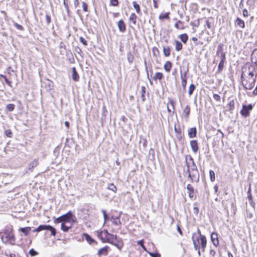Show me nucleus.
<instances>
[{
    "mask_svg": "<svg viewBox=\"0 0 257 257\" xmlns=\"http://www.w3.org/2000/svg\"><path fill=\"white\" fill-rule=\"evenodd\" d=\"M256 78V72L251 66L243 67L241 75L242 84L245 89L250 90L254 86Z\"/></svg>",
    "mask_w": 257,
    "mask_h": 257,
    "instance_id": "obj_1",
    "label": "nucleus"
},
{
    "mask_svg": "<svg viewBox=\"0 0 257 257\" xmlns=\"http://www.w3.org/2000/svg\"><path fill=\"white\" fill-rule=\"evenodd\" d=\"M186 165L187 166V172L188 173V177L192 180L195 179L197 176L198 177L199 176V174L197 167L191 157H190V159L188 162L186 161Z\"/></svg>",
    "mask_w": 257,
    "mask_h": 257,
    "instance_id": "obj_2",
    "label": "nucleus"
},
{
    "mask_svg": "<svg viewBox=\"0 0 257 257\" xmlns=\"http://www.w3.org/2000/svg\"><path fill=\"white\" fill-rule=\"evenodd\" d=\"M3 242L5 243H9L11 245L15 244V239L13 233L9 230H7L4 233L1 237Z\"/></svg>",
    "mask_w": 257,
    "mask_h": 257,
    "instance_id": "obj_3",
    "label": "nucleus"
},
{
    "mask_svg": "<svg viewBox=\"0 0 257 257\" xmlns=\"http://www.w3.org/2000/svg\"><path fill=\"white\" fill-rule=\"evenodd\" d=\"M73 218L74 216L72 213L69 211L66 214L58 217L56 221L58 223L64 221L67 225H70V224H72V222L74 221Z\"/></svg>",
    "mask_w": 257,
    "mask_h": 257,
    "instance_id": "obj_4",
    "label": "nucleus"
},
{
    "mask_svg": "<svg viewBox=\"0 0 257 257\" xmlns=\"http://www.w3.org/2000/svg\"><path fill=\"white\" fill-rule=\"evenodd\" d=\"M46 230L51 231V234L53 236H55L56 230L54 227L50 225H40L36 229L33 230V232H39L42 230Z\"/></svg>",
    "mask_w": 257,
    "mask_h": 257,
    "instance_id": "obj_5",
    "label": "nucleus"
},
{
    "mask_svg": "<svg viewBox=\"0 0 257 257\" xmlns=\"http://www.w3.org/2000/svg\"><path fill=\"white\" fill-rule=\"evenodd\" d=\"M253 105L252 104L248 105H242V108L240 111V114L244 117H247L249 116L250 112L252 110Z\"/></svg>",
    "mask_w": 257,
    "mask_h": 257,
    "instance_id": "obj_6",
    "label": "nucleus"
},
{
    "mask_svg": "<svg viewBox=\"0 0 257 257\" xmlns=\"http://www.w3.org/2000/svg\"><path fill=\"white\" fill-rule=\"evenodd\" d=\"M110 234L106 230L97 231V237L99 238L102 242H107L109 241V236Z\"/></svg>",
    "mask_w": 257,
    "mask_h": 257,
    "instance_id": "obj_7",
    "label": "nucleus"
},
{
    "mask_svg": "<svg viewBox=\"0 0 257 257\" xmlns=\"http://www.w3.org/2000/svg\"><path fill=\"white\" fill-rule=\"evenodd\" d=\"M111 243L119 249H121L123 246L122 240L120 238H117L116 235H115L114 237L112 238Z\"/></svg>",
    "mask_w": 257,
    "mask_h": 257,
    "instance_id": "obj_8",
    "label": "nucleus"
},
{
    "mask_svg": "<svg viewBox=\"0 0 257 257\" xmlns=\"http://www.w3.org/2000/svg\"><path fill=\"white\" fill-rule=\"evenodd\" d=\"M247 194V198H248L247 201L246 202L247 206H248V205H249V207L255 208V203L252 200L250 188L248 189Z\"/></svg>",
    "mask_w": 257,
    "mask_h": 257,
    "instance_id": "obj_9",
    "label": "nucleus"
},
{
    "mask_svg": "<svg viewBox=\"0 0 257 257\" xmlns=\"http://www.w3.org/2000/svg\"><path fill=\"white\" fill-rule=\"evenodd\" d=\"M110 250V247L107 245H105V246L100 248L98 250L97 252V254L99 255V256H106Z\"/></svg>",
    "mask_w": 257,
    "mask_h": 257,
    "instance_id": "obj_10",
    "label": "nucleus"
},
{
    "mask_svg": "<svg viewBox=\"0 0 257 257\" xmlns=\"http://www.w3.org/2000/svg\"><path fill=\"white\" fill-rule=\"evenodd\" d=\"M211 240L214 246H217L219 244L217 234L215 232L212 233L211 234Z\"/></svg>",
    "mask_w": 257,
    "mask_h": 257,
    "instance_id": "obj_11",
    "label": "nucleus"
},
{
    "mask_svg": "<svg viewBox=\"0 0 257 257\" xmlns=\"http://www.w3.org/2000/svg\"><path fill=\"white\" fill-rule=\"evenodd\" d=\"M190 146L192 151L196 153L198 151V142L196 140H191L190 141Z\"/></svg>",
    "mask_w": 257,
    "mask_h": 257,
    "instance_id": "obj_12",
    "label": "nucleus"
},
{
    "mask_svg": "<svg viewBox=\"0 0 257 257\" xmlns=\"http://www.w3.org/2000/svg\"><path fill=\"white\" fill-rule=\"evenodd\" d=\"M82 235L83 239H85L89 244H91L95 242V240L92 238V237L88 234L83 233Z\"/></svg>",
    "mask_w": 257,
    "mask_h": 257,
    "instance_id": "obj_13",
    "label": "nucleus"
},
{
    "mask_svg": "<svg viewBox=\"0 0 257 257\" xmlns=\"http://www.w3.org/2000/svg\"><path fill=\"white\" fill-rule=\"evenodd\" d=\"M188 136L190 138H193L196 137L197 129L196 127H192L188 130Z\"/></svg>",
    "mask_w": 257,
    "mask_h": 257,
    "instance_id": "obj_14",
    "label": "nucleus"
},
{
    "mask_svg": "<svg viewBox=\"0 0 257 257\" xmlns=\"http://www.w3.org/2000/svg\"><path fill=\"white\" fill-rule=\"evenodd\" d=\"M72 78L74 81H78L79 79V76L74 67L72 68Z\"/></svg>",
    "mask_w": 257,
    "mask_h": 257,
    "instance_id": "obj_15",
    "label": "nucleus"
},
{
    "mask_svg": "<svg viewBox=\"0 0 257 257\" xmlns=\"http://www.w3.org/2000/svg\"><path fill=\"white\" fill-rule=\"evenodd\" d=\"M118 27L119 31L121 32H124L126 30L125 24H124L123 20H120L118 22Z\"/></svg>",
    "mask_w": 257,
    "mask_h": 257,
    "instance_id": "obj_16",
    "label": "nucleus"
},
{
    "mask_svg": "<svg viewBox=\"0 0 257 257\" xmlns=\"http://www.w3.org/2000/svg\"><path fill=\"white\" fill-rule=\"evenodd\" d=\"M201 241V245L202 251H204V249L206 246L207 240L206 237L204 235H201V237L200 238Z\"/></svg>",
    "mask_w": 257,
    "mask_h": 257,
    "instance_id": "obj_17",
    "label": "nucleus"
},
{
    "mask_svg": "<svg viewBox=\"0 0 257 257\" xmlns=\"http://www.w3.org/2000/svg\"><path fill=\"white\" fill-rule=\"evenodd\" d=\"M235 26H238L241 28H244L245 27V24L243 20L239 18H237L235 22Z\"/></svg>",
    "mask_w": 257,
    "mask_h": 257,
    "instance_id": "obj_18",
    "label": "nucleus"
},
{
    "mask_svg": "<svg viewBox=\"0 0 257 257\" xmlns=\"http://www.w3.org/2000/svg\"><path fill=\"white\" fill-rule=\"evenodd\" d=\"M187 189L188 191L189 196L192 198L194 196V190L193 187L190 184H188L187 186Z\"/></svg>",
    "mask_w": 257,
    "mask_h": 257,
    "instance_id": "obj_19",
    "label": "nucleus"
},
{
    "mask_svg": "<svg viewBox=\"0 0 257 257\" xmlns=\"http://www.w3.org/2000/svg\"><path fill=\"white\" fill-rule=\"evenodd\" d=\"M61 222V228L62 230H63L65 232H67L68 231V230L71 228L72 227V224H70V225H67L66 224V222L64 221H62Z\"/></svg>",
    "mask_w": 257,
    "mask_h": 257,
    "instance_id": "obj_20",
    "label": "nucleus"
},
{
    "mask_svg": "<svg viewBox=\"0 0 257 257\" xmlns=\"http://www.w3.org/2000/svg\"><path fill=\"white\" fill-rule=\"evenodd\" d=\"M227 107L228 108V110L232 112V111L234 110L235 108V102L233 100H230L228 103L227 104Z\"/></svg>",
    "mask_w": 257,
    "mask_h": 257,
    "instance_id": "obj_21",
    "label": "nucleus"
},
{
    "mask_svg": "<svg viewBox=\"0 0 257 257\" xmlns=\"http://www.w3.org/2000/svg\"><path fill=\"white\" fill-rule=\"evenodd\" d=\"M172 63L170 61H167L164 66V69L167 72H169L172 68Z\"/></svg>",
    "mask_w": 257,
    "mask_h": 257,
    "instance_id": "obj_22",
    "label": "nucleus"
},
{
    "mask_svg": "<svg viewBox=\"0 0 257 257\" xmlns=\"http://www.w3.org/2000/svg\"><path fill=\"white\" fill-rule=\"evenodd\" d=\"M119 216H114V215L112 216L111 218L113 220V223L116 225H120L121 222L119 220Z\"/></svg>",
    "mask_w": 257,
    "mask_h": 257,
    "instance_id": "obj_23",
    "label": "nucleus"
},
{
    "mask_svg": "<svg viewBox=\"0 0 257 257\" xmlns=\"http://www.w3.org/2000/svg\"><path fill=\"white\" fill-rule=\"evenodd\" d=\"M175 43L176 51H179L182 49L183 45L180 42H179L177 40H176V41H175Z\"/></svg>",
    "mask_w": 257,
    "mask_h": 257,
    "instance_id": "obj_24",
    "label": "nucleus"
},
{
    "mask_svg": "<svg viewBox=\"0 0 257 257\" xmlns=\"http://www.w3.org/2000/svg\"><path fill=\"white\" fill-rule=\"evenodd\" d=\"M182 42L186 43L188 39V35L186 34H181L179 36Z\"/></svg>",
    "mask_w": 257,
    "mask_h": 257,
    "instance_id": "obj_25",
    "label": "nucleus"
},
{
    "mask_svg": "<svg viewBox=\"0 0 257 257\" xmlns=\"http://www.w3.org/2000/svg\"><path fill=\"white\" fill-rule=\"evenodd\" d=\"M31 230V228L30 227H26L23 228H20V230L24 233L26 235H28L29 233Z\"/></svg>",
    "mask_w": 257,
    "mask_h": 257,
    "instance_id": "obj_26",
    "label": "nucleus"
},
{
    "mask_svg": "<svg viewBox=\"0 0 257 257\" xmlns=\"http://www.w3.org/2000/svg\"><path fill=\"white\" fill-rule=\"evenodd\" d=\"M190 111V107L189 105H187L183 110V113L185 114V116L186 118L189 117Z\"/></svg>",
    "mask_w": 257,
    "mask_h": 257,
    "instance_id": "obj_27",
    "label": "nucleus"
},
{
    "mask_svg": "<svg viewBox=\"0 0 257 257\" xmlns=\"http://www.w3.org/2000/svg\"><path fill=\"white\" fill-rule=\"evenodd\" d=\"M0 80L2 81H3V80H4L8 85L11 86L12 82L9 80L5 76L3 75H0Z\"/></svg>",
    "mask_w": 257,
    "mask_h": 257,
    "instance_id": "obj_28",
    "label": "nucleus"
},
{
    "mask_svg": "<svg viewBox=\"0 0 257 257\" xmlns=\"http://www.w3.org/2000/svg\"><path fill=\"white\" fill-rule=\"evenodd\" d=\"M63 5L65 7V9L67 12V14L68 17H70V10L69 9L68 0H63Z\"/></svg>",
    "mask_w": 257,
    "mask_h": 257,
    "instance_id": "obj_29",
    "label": "nucleus"
},
{
    "mask_svg": "<svg viewBox=\"0 0 257 257\" xmlns=\"http://www.w3.org/2000/svg\"><path fill=\"white\" fill-rule=\"evenodd\" d=\"M133 5L134 8V9L136 10V12L139 14L141 13V9L140 7L139 4H138L136 2H133Z\"/></svg>",
    "mask_w": 257,
    "mask_h": 257,
    "instance_id": "obj_30",
    "label": "nucleus"
},
{
    "mask_svg": "<svg viewBox=\"0 0 257 257\" xmlns=\"http://www.w3.org/2000/svg\"><path fill=\"white\" fill-rule=\"evenodd\" d=\"M38 165V160H34L29 165V169H33Z\"/></svg>",
    "mask_w": 257,
    "mask_h": 257,
    "instance_id": "obj_31",
    "label": "nucleus"
},
{
    "mask_svg": "<svg viewBox=\"0 0 257 257\" xmlns=\"http://www.w3.org/2000/svg\"><path fill=\"white\" fill-rule=\"evenodd\" d=\"M163 53L165 56H169L170 55V49L169 47H163Z\"/></svg>",
    "mask_w": 257,
    "mask_h": 257,
    "instance_id": "obj_32",
    "label": "nucleus"
},
{
    "mask_svg": "<svg viewBox=\"0 0 257 257\" xmlns=\"http://www.w3.org/2000/svg\"><path fill=\"white\" fill-rule=\"evenodd\" d=\"M188 72V70L185 72L183 74L182 73V70H180V76L181 81H187V73Z\"/></svg>",
    "mask_w": 257,
    "mask_h": 257,
    "instance_id": "obj_33",
    "label": "nucleus"
},
{
    "mask_svg": "<svg viewBox=\"0 0 257 257\" xmlns=\"http://www.w3.org/2000/svg\"><path fill=\"white\" fill-rule=\"evenodd\" d=\"M195 235H196V233H194L193 234V236H192V240H193V245H194V248L195 250H199L200 249V247L199 246V245L197 244V243H196V240H195L194 239V236Z\"/></svg>",
    "mask_w": 257,
    "mask_h": 257,
    "instance_id": "obj_34",
    "label": "nucleus"
},
{
    "mask_svg": "<svg viewBox=\"0 0 257 257\" xmlns=\"http://www.w3.org/2000/svg\"><path fill=\"white\" fill-rule=\"evenodd\" d=\"M163 75L162 73L157 72L155 74V76L153 77V79L154 80L159 79L160 80L163 78Z\"/></svg>",
    "mask_w": 257,
    "mask_h": 257,
    "instance_id": "obj_35",
    "label": "nucleus"
},
{
    "mask_svg": "<svg viewBox=\"0 0 257 257\" xmlns=\"http://www.w3.org/2000/svg\"><path fill=\"white\" fill-rule=\"evenodd\" d=\"M141 98L143 101H145L146 98L145 94L146 93V88L145 86H142L141 87Z\"/></svg>",
    "mask_w": 257,
    "mask_h": 257,
    "instance_id": "obj_36",
    "label": "nucleus"
},
{
    "mask_svg": "<svg viewBox=\"0 0 257 257\" xmlns=\"http://www.w3.org/2000/svg\"><path fill=\"white\" fill-rule=\"evenodd\" d=\"M195 88H196V86L193 84H191L190 85L189 88V90H188V94H189V96H190L192 94L193 92L195 89Z\"/></svg>",
    "mask_w": 257,
    "mask_h": 257,
    "instance_id": "obj_37",
    "label": "nucleus"
},
{
    "mask_svg": "<svg viewBox=\"0 0 257 257\" xmlns=\"http://www.w3.org/2000/svg\"><path fill=\"white\" fill-rule=\"evenodd\" d=\"M137 16L135 13H132L130 17V20L131 21L134 25L136 24Z\"/></svg>",
    "mask_w": 257,
    "mask_h": 257,
    "instance_id": "obj_38",
    "label": "nucleus"
},
{
    "mask_svg": "<svg viewBox=\"0 0 257 257\" xmlns=\"http://www.w3.org/2000/svg\"><path fill=\"white\" fill-rule=\"evenodd\" d=\"M148 254L151 256V257H161V254L159 253L158 252H149L147 251Z\"/></svg>",
    "mask_w": 257,
    "mask_h": 257,
    "instance_id": "obj_39",
    "label": "nucleus"
},
{
    "mask_svg": "<svg viewBox=\"0 0 257 257\" xmlns=\"http://www.w3.org/2000/svg\"><path fill=\"white\" fill-rule=\"evenodd\" d=\"M15 105L14 104H12V103L8 104L6 106L7 109L9 111H13L14 110V109H15Z\"/></svg>",
    "mask_w": 257,
    "mask_h": 257,
    "instance_id": "obj_40",
    "label": "nucleus"
},
{
    "mask_svg": "<svg viewBox=\"0 0 257 257\" xmlns=\"http://www.w3.org/2000/svg\"><path fill=\"white\" fill-rule=\"evenodd\" d=\"M127 59L130 63H132L134 61V56L130 52L127 54Z\"/></svg>",
    "mask_w": 257,
    "mask_h": 257,
    "instance_id": "obj_41",
    "label": "nucleus"
},
{
    "mask_svg": "<svg viewBox=\"0 0 257 257\" xmlns=\"http://www.w3.org/2000/svg\"><path fill=\"white\" fill-rule=\"evenodd\" d=\"M159 19L160 20H163V19H169V13L161 14L159 16Z\"/></svg>",
    "mask_w": 257,
    "mask_h": 257,
    "instance_id": "obj_42",
    "label": "nucleus"
},
{
    "mask_svg": "<svg viewBox=\"0 0 257 257\" xmlns=\"http://www.w3.org/2000/svg\"><path fill=\"white\" fill-rule=\"evenodd\" d=\"M209 176L210 180L212 182L214 181L215 179V173L212 170L209 171Z\"/></svg>",
    "mask_w": 257,
    "mask_h": 257,
    "instance_id": "obj_43",
    "label": "nucleus"
},
{
    "mask_svg": "<svg viewBox=\"0 0 257 257\" xmlns=\"http://www.w3.org/2000/svg\"><path fill=\"white\" fill-rule=\"evenodd\" d=\"M108 189L115 192L116 191V187L113 184H110L108 186Z\"/></svg>",
    "mask_w": 257,
    "mask_h": 257,
    "instance_id": "obj_44",
    "label": "nucleus"
},
{
    "mask_svg": "<svg viewBox=\"0 0 257 257\" xmlns=\"http://www.w3.org/2000/svg\"><path fill=\"white\" fill-rule=\"evenodd\" d=\"M5 134L7 137L9 138H11L13 135L12 132L10 130H6L5 132Z\"/></svg>",
    "mask_w": 257,
    "mask_h": 257,
    "instance_id": "obj_45",
    "label": "nucleus"
},
{
    "mask_svg": "<svg viewBox=\"0 0 257 257\" xmlns=\"http://www.w3.org/2000/svg\"><path fill=\"white\" fill-rule=\"evenodd\" d=\"M174 130L176 134L180 135L181 133V129L180 127L179 126L178 127L176 126V125L174 126Z\"/></svg>",
    "mask_w": 257,
    "mask_h": 257,
    "instance_id": "obj_46",
    "label": "nucleus"
},
{
    "mask_svg": "<svg viewBox=\"0 0 257 257\" xmlns=\"http://www.w3.org/2000/svg\"><path fill=\"white\" fill-rule=\"evenodd\" d=\"M14 26H15V27L17 29H18V30H19L23 31V30H24V29L22 25H20V24H18V23H14Z\"/></svg>",
    "mask_w": 257,
    "mask_h": 257,
    "instance_id": "obj_47",
    "label": "nucleus"
},
{
    "mask_svg": "<svg viewBox=\"0 0 257 257\" xmlns=\"http://www.w3.org/2000/svg\"><path fill=\"white\" fill-rule=\"evenodd\" d=\"M29 253L31 256H35L38 254V253L33 248L30 250Z\"/></svg>",
    "mask_w": 257,
    "mask_h": 257,
    "instance_id": "obj_48",
    "label": "nucleus"
},
{
    "mask_svg": "<svg viewBox=\"0 0 257 257\" xmlns=\"http://www.w3.org/2000/svg\"><path fill=\"white\" fill-rule=\"evenodd\" d=\"M220 57H221V60L220 61H222V62H224L225 61V54L223 51H221L220 53Z\"/></svg>",
    "mask_w": 257,
    "mask_h": 257,
    "instance_id": "obj_49",
    "label": "nucleus"
},
{
    "mask_svg": "<svg viewBox=\"0 0 257 257\" xmlns=\"http://www.w3.org/2000/svg\"><path fill=\"white\" fill-rule=\"evenodd\" d=\"M224 62L220 61V63H219V65L218 66V69L219 72L222 71V70L223 69V67H224Z\"/></svg>",
    "mask_w": 257,
    "mask_h": 257,
    "instance_id": "obj_50",
    "label": "nucleus"
},
{
    "mask_svg": "<svg viewBox=\"0 0 257 257\" xmlns=\"http://www.w3.org/2000/svg\"><path fill=\"white\" fill-rule=\"evenodd\" d=\"M71 57L68 58V61L70 63H74L75 62L74 58L73 56L72 53H70Z\"/></svg>",
    "mask_w": 257,
    "mask_h": 257,
    "instance_id": "obj_51",
    "label": "nucleus"
},
{
    "mask_svg": "<svg viewBox=\"0 0 257 257\" xmlns=\"http://www.w3.org/2000/svg\"><path fill=\"white\" fill-rule=\"evenodd\" d=\"M213 98L217 101H220L221 99L220 96L217 94H214Z\"/></svg>",
    "mask_w": 257,
    "mask_h": 257,
    "instance_id": "obj_52",
    "label": "nucleus"
},
{
    "mask_svg": "<svg viewBox=\"0 0 257 257\" xmlns=\"http://www.w3.org/2000/svg\"><path fill=\"white\" fill-rule=\"evenodd\" d=\"M46 20L47 24L49 25V24L50 23V22L51 21V19L50 16L48 14H47L46 16Z\"/></svg>",
    "mask_w": 257,
    "mask_h": 257,
    "instance_id": "obj_53",
    "label": "nucleus"
},
{
    "mask_svg": "<svg viewBox=\"0 0 257 257\" xmlns=\"http://www.w3.org/2000/svg\"><path fill=\"white\" fill-rule=\"evenodd\" d=\"M118 4V0H110V4L113 6H117Z\"/></svg>",
    "mask_w": 257,
    "mask_h": 257,
    "instance_id": "obj_54",
    "label": "nucleus"
},
{
    "mask_svg": "<svg viewBox=\"0 0 257 257\" xmlns=\"http://www.w3.org/2000/svg\"><path fill=\"white\" fill-rule=\"evenodd\" d=\"M80 41L85 46L87 45V41L85 40V39L83 38L82 37H80Z\"/></svg>",
    "mask_w": 257,
    "mask_h": 257,
    "instance_id": "obj_55",
    "label": "nucleus"
},
{
    "mask_svg": "<svg viewBox=\"0 0 257 257\" xmlns=\"http://www.w3.org/2000/svg\"><path fill=\"white\" fill-rule=\"evenodd\" d=\"M82 8H83V10L84 12L87 11V5L86 3H85V2L82 3Z\"/></svg>",
    "mask_w": 257,
    "mask_h": 257,
    "instance_id": "obj_56",
    "label": "nucleus"
},
{
    "mask_svg": "<svg viewBox=\"0 0 257 257\" xmlns=\"http://www.w3.org/2000/svg\"><path fill=\"white\" fill-rule=\"evenodd\" d=\"M246 215L247 217L251 218L252 217L253 214L252 212L249 211V210L247 211V210H246Z\"/></svg>",
    "mask_w": 257,
    "mask_h": 257,
    "instance_id": "obj_57",
    "label": "nucleus"
},
{
    "mask_svg": "<svg viewBox=\"0 0 257 257\" xmlns=\"http://www.w3.org/2000/svg\"><path fill=\"white\" fill-rule=\"evenodd\" d=\"M187 81H181V85L184 90H185Z\"/></svg>",
    "mask_w": 257,
    "mask_h": 257,
    "instance_id": "obj_58",
    "label": "nucleus"
},
{
    "mask_svg": "<svg viewBox=\"0 0 257 257\" xmlns=\"http://www.w3.org/2000/svg\"><path fill=\"white\" fill-rule=\"evenodd\" d=\"M242 14L244 17L248 16V11L246 9H244L242 11Z\"/></svg>",
    "mask_w": 257,
    "mask_h": 257,
    "instance_id": "obj_59",
    "label": "nucleus"
},
{
    "mask_svg": "<svg viewBox=\"0 0 257 257\" xmlns=\"http://www.w3.org/2000/svg\"><path fill=\"white\" fill-rule=\"evenodd\" d=\"M169 104H170L172 107V109L173 110V113L175 108H174V102L173 101V100H171L169 101Z\"/></svg>",
    "mask_w": 257,
    "mask_h": 257,
    "instance_id": "obj_60",
    "label": "nucleus"
},
{
    "mask_svg": "<svg viewBox=\"0 0 257 257\" xmlns=\"http://www.w3.org/2000/svg\"><path fill=\"white\" fill-rule=\"evenodd\" d=\"M75 51L78 54H80L82 52L81 49L79 47H76L75 48Z\"/></svg>",
    "mask_w": 257,
    "mask_h": 257,
    "instance_id": "obj_61",
    "label": "nucleus"
},
{
    "mask_svg": "<svg viewBox=\"0 0 257 257\" xmlns=\"http://www.w3.org/2000/svg\"><path fill=\"white\" fill-rule=\"evenodd\" d=\"M222 49V46L221 44H220L218 45L217 47V54H219V53L221 52V50Z\"/></svg>",
    "mask_w": 257,
    "mask_h": 257,
    "instance_id": "obj_62",
    "label": "nucleus"
},
{
    "mask_svg": "<svg viewBox=\"0 0 257 257\" xmlns=\"http://www.w3.org/2000/svg\"><path fill=\"white\" fill-rule=\"evenodd\" d=\"M179 24H182L181 21H177V23L175 24V28H177V29H180V27H179Z\"/></svg>",
    "mask_w": 257,
    "mask_h": 257,
    "instance_id": "obj_63",
    "label": "nucleus"
},
{
    "mask_svg": "<svg viewBox=\"0 0 257 257\" xmlns=\"http://www.w3.org/2000/svg\"><path fill=\"white\" fill-rule=\"evenodd\" d=\"M79 4V2L78 0H74V5L75 8H76Z\"/></svg>",
    "mask_w": 257,
    "mask_h": 257,
    "instance_id": "obj_64",
    "label": "nucleus"
}]
</instances>
